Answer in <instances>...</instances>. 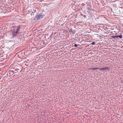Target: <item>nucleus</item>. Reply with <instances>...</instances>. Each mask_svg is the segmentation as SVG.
Returning a JSON list of instances; mask_svg holds the SVG:
<instances>
[{"mask_svg":"<svg viewBox=\"0 0 123 123\" xmlns=\"http://www.w3.org/2000/svg\"><path fill=\"white\" fill-rule=\"evenodd\" d=\"M87 8L88 9L87 10L89 11H90L92 10L91 6L89 4H88Z\"/></svg>","mask_w":123,"mask_h":123,"instance_id":"obj_6","label":"nucleus"},{"mask_svg":"<svg viewBox=\"0 0 123 123\" xmlns=\"http://www.w3.org/2000/svg\"><path fill=\"white\" fill-rule=\"evenodd\" d=\"M117 37L118 38V37L120 38H121L122 37V36L121 35H117Z\"/></svg>","mask_w":123,"mask_h":123,"instance_id":"obj_7","label":"nucleus"},{"mask_svg":"<svg viewBox=\"0 0 123 123\" xmlns=\"http://www.w3.org/2000/svg\"><path fill=\"white\" fill-rule=\"evenodd\" d=\"M69 31V32H70V34L72 33V34H74V31Z\"/></svg>","mask_w":123,"mask_h":123,"instance_id":"obj_9","label":"nucleus"},{"mask_svg":"<svg viewBox=\"0 0 123 123\" xmlns=\"http://www.w3.org/2000/svg\"><path fill=\"white\" fill-rule=\"evenodd\" d=\"M16 72H14V70H10L7 73V75L9 76H10L12 77L13 75Z\"/></svg>","mask_w":123,"mask_h":123,"instance_id":"obj_2","label":"nucleus"},{"mask_svg":"<svg viewBox=\"0 0 123 123\" xmlns=\"http://www.w3.org/2000/svg\"><path fill=\"white\" fill-rule=\"evenodd\" d=\"M14 72H16V73H17L18 72H19L18 71V70H16H16L15 69V70L14 71Z\"/></svg>","mask_w":123,"mask_h":123,"instance_id":"obj_12","label":"nucleus"},{"mask_svg":"<svg viewBox=\"0 0 123 123\" xmlns=\"http://www.w3.org/2000/svg\"><path fill=\"white\" fill-rule=\"evenodd\" d=\"M20 67L19 66H17V68L16 69V70H18V71L19 70V69H20Z\"/></svg>","mask_w":123,"mask_h":123,"instance_id":"obj_10","label":"nucleus"},{"mask_svg":"<svg viewBox=\"0 0 123 123\" xmlns=\"http://www.w3.org/2000/svg\"><path fill=\"white\" fill-rule=\"evenodd\" d=\"M98 68H91L90 69H92V70H95V69H98Z\"/></svg>","mask_w":123,"mask_h":123,"instance_id":"obj_8","label":"nucleus"},{"mask_svg":"<svg viewBox=\"0 0 123 123\" xmlns=\"http://www.w3.org/2000/svg\"><path fill=\"white\" fill-rule=\"evenodd\" d=\"M32 15H34V13L35 12H33V11H32Z\"/></svg>","mask_w":123,"mask_h":123,"instance_id":"obj_17","label":"nucleus"},{"mask_svg":"<svg viewBox=\"0 0 123 123\" xmlns=\"http://www.w3.org/2000/svg\"><path fill=\"white\" fill-rule=\"evenodd\" d=\"M111 37L112 38L115 39V36H113Z\"/></svg>","mask_w":123,"mask_h":123,"instance_id":"obj_14","label":"nucleus"},{"mask_svg":"<svg viewBox=\"0 0 123 123\" xmlns=\"http://www.w3.org/2000/svg\"><path fill=\"white\" fill-rule=\"evenodd\" d=\"M15 75H13V76H14Z\"/></svg>","mask_w":123,"mask_h":123,"instance_id":"obj_18","label":"nucleus"},{"mask_svg":"<svg viewBox=\"0 0 123 123\" xmlns=\"http://www.w3.org/2000/svg\"><path fill=\"white\" fill-rule=\"evenodd\" d=\"M91 44H92V45H94L95 44V42H92V43H91Z\"/></svg>","mask_w":123,"mask_h":123,"instance_id":"obj_13","label":"nucleus"},{"mask_svg":"<svg viewBox=\"0 0 123 123\" xmlns=\"http://www.w3.org/2000/svg\"><path fill=\"white\" fill-rule=\"evenodd\" d=\"M31 10L32 11H33V12H36V10H34L33 9H32Z\"/></svg>","mask_w":123,"mask_h":123,"instance_id":"obj_11","label":"nucleus"},{"mask_svg":"<svg viewBox=\"0 0 123 123\" xmlns=\"http://www.w3.org/2000/svg\"><path fill=\"white\" fill-rule=\"evenodd\" d=\"M110 69L108 67H106L104 68H101L100 69V70L101 71H103L106 72L107 71L109 70Z\"/></svg>","mask_w":123,"mask_h":123,"instance_id":"obj_4","label":"nucleus"},{"mask_svg":"<svg viewBox=\"0 0 123 123\" xmlns=\"http://www.w3.org/2000/svg\"><path fill=\"white\" fill-rule=\"evenodd\" d=\"M115 39L116 38H118L117 37V36H115Z\"/></svg>","mask_w":123,"mask_h":123,"instance_id":"obj_16","label":"nucleus"},{"mask_svg":"<svg viewBox=\"0 0 123 123\" xmlns=\"http://www.w3.org/2000/svg\"><path fill=\"white\" fill-rule=\"evenodd\" d=\"M21 26L20 25H19L17 26V29L16 31L19 34V31H20Z\"/></svg>","mask_w":123,"mask_h":123,"instance_id":"obj_5","label":"nucleus"},{"mask_svg":"<svg viewBox=\"0 0 123 123\" xmlns=\"http://www.w3.org/2000/svg\"><path fill=\"white\" fill-rule=\"evenodd\" d=\"M19 34L15 30L13 31L12 33V38L14 37Z\"/></svg>","mask_w":123,"mask_h":123,"instance_id":"obj_3","label":"nucleus"},{"mask_svg":"<svg viewBox=\"0 0 123 123\" xmlns=\"http://www.w3.org/2000/svg\"><path fill=\"white\" fill-rule=\"evenodd\" d=\"M74 46L75 47H76L78 46L76 44H74Z\"/></svg>","mask_w":123,"mask_h":123,"instance_id":"obj_15","label":"nucleus"},{"mask_svg":"<svg viewBox=\"0 0 123 123\" xmlns=\"http://www.w3.org/2000/svg\"><path fill=\"white\" fill-rule=\"evenodd\" d=\"M44 16V14L43 13H40L39 14H37V15L34 18V19L36 21L39 20L40 18H43Z\"/></svg>","mask_w":123,"mask_h":123,"instance_id":"obj_1","label":"nucleus"}]
</instances>
